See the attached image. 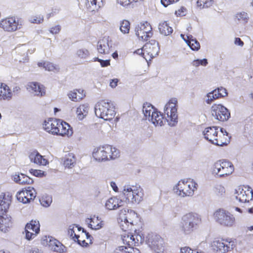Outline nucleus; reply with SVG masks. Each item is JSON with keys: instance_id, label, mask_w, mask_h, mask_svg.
<instances>
[{"instance_id": "1", "label": "nucleus", "mask_w": 253, "mask_h": 253, "mask_svg": "<svg viewBox=\"0 0 253 253\" xmlns=\"http://www.w3.org/2000/svg\"><path fill=\"white\" fill-rule=\"evenodd\" d=\"M205 138L211 143L219 146L227 145L230 142V137L227 132L223 128L210 126L204 130Z\"/></svg>"}, {"instance_id": "2", "label": "nucleus", "mask_w": 253, "mask_h": 253, "mask_svg": "<svg viewBox=\"0 0 253 253\" xmlns=\"http://www.w3.org/2000/svg\"><path fill=\"white\" fill-rule=\"evenodd\" d=\"M201 224L202 218L199 214L189 212L182 217L179 229L183 234L189 235L197 229Z\"/></svg>"}, {"instance_id": "3", "label": "nucleus", "mask_w": 253, "mask_h": 253, "mask_svg": "<svg viewBox=\"0 0 253 253\" xmlns=\"http://www.w3.org/2000/svg\"><path fill=\"white\" fill-rule=\"evenodd\" d=\"M201 224L202 218L199 214L189 212L182 217L179 229L183 234L189 235L197 229Z\"/></svg>"}, {"instance_id": "4", "label": "nucleus", "mask_w": 253, "mask_h": 253, "mask_svg": "<svg viewBox=\"0 0 253 253\" xmlns=\"http://www.w3.org/2000/svg\"><path fill=\"white\" fill-rule=\"evenodd\" d=\"M119 156V150L110 145L99 146L95 147L92 152L93 158L98 162L114 160Z\"/></svg>"}, {"instance_id": "5", "label": "nucleus", "mask_w": 253, "mask_h": 253, "mask_svg": "<svg viewBox=\"0 0 253 253\" xmlns=\"http://www.w3.org/2000/svg\"><path fill=\"white\" fill-rule=\"evenodd\" d=\"M198 186L197 183L193 179L180 180L173 190L176 194L182 197L192 196L197 190Z\"/></svg>"}, {"instance_id": "6", "label": "nucleus", "mask_w": 253, "mask_h": 253, "mask_svg": "<svg viewBox=\"0 0 253 253\" xmlns=\"http://www.w3.org/2000/svg\"><path fill=\"white\" fill-rule=\"evenodd\" d=\"M95 114L104 120L110 121L116 115L115 107L111 102L101 100L96 105Z\"/></svg>"}, {"instance_id": "7", "label": "nucleus", "mask_w": 253, "mask_h": 253, "mask_svg": "<svg viewBox=\"0 0 253 253\" xmlns=\"http://www.w3.org/2000/svg\"><path fill=\"white\" fill-rule=\"evenodd\" d=\"M123 194L124 199L127 202L138 204L143 199V189L140 186L136 185L125 186Z\"/></svg>"}, {"instance_id": "8", "label": "nucleus", "mask_w": 253, "mask_h": 253, "mask_svg": "<svg viewBox=\"0 0 253 253\" xmlns=\"http://www.w3.org/2000/svg\"><path fill=\"white\" fill-rule=\"evenodd\" d=\"M214 220L220 225L231 227L235 224V218L230 212L222 209H219L213 213Z\"/></svg>"}, {"instance_id": "9", "label": "nucleus", "mask_w": 253, "mask_h": 253, "mask_svg": "<svg viewBox=\"0 0 253 253\" xmlns=\"http://www.w3.org/2000/svg\"><path fill=\"white\" fill-rule=\"evenodd\" d=\"M234 171L232 163L226 160H219L216 162L212 168L213 173L220 177H224L231 174Z\"/></svg>"}, {"instance_id": "10", "label": "nucleus", "mask_w": 253, "mask_h": 253, "mask_svg": "<svg viewBox=\"0 0 253 253\" xmlns=\"http://www.w3.org/2000/svg\"><path fill=\"white\" fill-rule=\"evenodd\" d=\"M211 247L216 253H226L232 250L235 244L231 239L217 238L212 241Z\"/></svg>"}, {"instance_id": "11", "label": "nucleus", "mask_w": 253, "mask_h": 253, "mask_svg": "<svg viewBox=\"0 0 253 253\" xmlns=\"http://www.w3.org/2000/svg\"><path fill=\"white\" fill-rule=\"evenodd\" d=\"M177 100L175 98H172L166 104L164 113L167 115L169 125L173 126L177 122Z\"/></svg>"}, {"instance_id": "12", "label": "nucleus", "mask_w": 253, "mask_h": 253, "mask_svg": "<svg viewBox=\"0 0 253 253\" xmlns=\"http://www.w3.org/2000/svg\"><path fill=\"white\" fill-rule=\"evenodd\" d=\"M138 216L136 212L132 210L127 211L120 222V227L124 231H135L134 225L137 223Z\"/></svg>"}, {"instance_id": "13", "label": "nucleus", "mask_w": 253, "mask_h": 253, "mask_svg": "<svg viewBox=\"0 0 253 253\" xmlns=\"http://www.w3.org/2000/svg\"><path fill=\"white\" fill-rule=\"evenodd\" d=\"M22 26V21L14 16H10L0 21V28L7 32H13L20 29Z\"/></svg>"}, {"instance_id": "14", "label": "nucleus", "mask_w": 253, "mask_h": 253, "mask_svg": "<svg viewBox=\"0 0 253 253\" xmlns=\"http://www.w3.org/2000/svg\"><path fill=\"white\" fill-rule=\"evenodd\" d=\"M135 34L139 40L147 41L153 35L151 25L148 22L140 23L135 28Z\"/></svg>"}, {"instance_id": "15", "label": "nucleus", "mask_w": 253, "mask_h": 253, "mask_svg": "<svg viewBox=\"0 0 253 253\" xmlns=\"http://www.w3.org/2000/svg\"><path fill=\"white\" fill-rule=\"evenodd\" d=\"M131 231H124L125 233L122 235L124 244L128 248L133 246H138L143 241V239L140 235L138 234H132L130 232Z\"/></svg>"}, {"instance_id": "16", "label": "nucleus", "mask_w": 253, "mask_h": 253, "mask_svg": "<svg viewBox=\"0 0 253 253\" xmlns=\"http://www.w3.org/2000/svg\"><path fill=\"white\" fill-rule=\"evenodd\" d=\"M212 115L217 120L226 121L230 117L228 110L221 104H213L211 108Z\"/></svg>"}, {"instance_id": "17", "label": "nucleus", "mask_w": 253, "mask_h": 253, "mask_svg": "<svg viewBox=\"0 0 253 253\" xmlns=\"http://www.w3.org/2000/svg\"><path fill=\"white\" fill-rule=\"evenodd\" d=\"M36 191L33 187H28L19 191L17 193L16 197L19 201L26 204L33 201L36 197Z\"/></svg>"}, {"instance_id": "18", "label": "nucleus", "mask_w": 253, "mask_h": 253, "mask_svg": "<svg viewBox=\"0 0 253 253\" xmlns=\"http://www.w3.org/2000/svg\"><path fill=\"white\" fill-rule=\"evenodd\" d=\"M40 231V224L38 220H32L25 227L26 238L28 240L34 239Z\"/></svg>"}, {"instance_id": "19", "label": "nucleus", "mask_w": 253, "mask_h": 253, "mask_svg": "<svg viewBox=\"0 0 253 253\" xmlns=\"http://www.w3.org/2000/svg\"><path fill=\"white\" fill-rule=\"evenodd\" d=\"M236 198L240 202H249L253 199V190L247 186L239 187L236 190Z\"/></svg>"}, {"instance_id": "20", "label": "nucleus", "mask_w": 253, "mask_h": 253, "mask_svg": "<svg viewBox=\"0 0 253 253\" xmlns=\"http://www.w3.org/2000/svg\"><path fill=\"white\" fill-rule=\"evenodd\" d=\"M143 58L146 60H151V59L156 56L159 52L158 43L156 42L154 43H146L143 46Z\"/></svg>"}, {"instance_id": "21", "label": "nucleus", "mask_w": 253, "mask_h": 253, "mask_svg": "<svg viewBox=\"0 0 253 253\" xmlns=\"http://www.w3.org/2000/svg\"><path fill=\"white\" fill-rule=\"evenodd\" d=\"M59 126H57L53 135L69 137L73 134V130L71 126L66 122L61 120Z\"/></svg>"}, {"instance_id": "22", "label": "nucleus", "mask_w": 253, "mask_h": 253, "mask_svg": "<svg viewBox=\"0 0 253 253\" xmlns=\"http://www.w3.org/2000/svg\"><path fill=\"white\" fill-rule=\"evenodd\" d=\"M60 119L54 118H48L45 120L43 124V129L49 133L54 134L55 129L59 126Z\"/></svg>"}, {"instance_id": "23", "label": "nucleus", "mask_w": 253, "mask_h": 253, "mask_svg": "<svg viewBox=\"0 0 253 253\" xmlns=\"http://www.w3.org/2000/svg\"><path fill=\"white\" fill-rule=\"evenodd\" d=\"M12 195L9 192L0 195V211L3 213L7 212L11 202Z\"/></svg>"}, {"instance_id": "24", "label": "nucleus", "mask_w": 253, "mask_h": 253, "mask_svg": "<svg viewBox=\"0 0 253 253\" xmlns=\"http://www.w3.org/2000/svg\"><path fill=\"white\" fill-rule=\"evenodd\" d=\"M147 244L152 249L157 250L163 246L164 240L158 235L151 234L148 237Z\"/></svg>"}, {"instance_id": "25", "label": "nucleus", "mask_w": 253, "mask_h": 253, "mask_svg": "<svg viewBox=\"0 0 253 253\" xmlns=\"http://www.w3.org/2000/svg\"><path fill=\"white\" fill-rule=\"evenodd\" d=\"M12 98L10 87L5 83L0 82V101H9Z\"/></svg>"}, {"instance_id": "26", "label": "nucleus", "mask_w": 253, "mask_h": 253, "mask_svg": "<svg viewBox=\"0 0 253 253\" xmlns=\"http://www.w3.org/2000/svg\"><path fill=\"white\" fill-rule=\"evenodd\" d=\"M13 226V222L11 216L7 215H0V230L3 232L9 231Z\"/></svg>"}, {"instance_id": "27", "label": "nucleus", "mask_w": 253, "mask_h": 253, "mask_svg": "<svg viewBox=\"0 0 253 253\" xmlns=\"http://www.w3.org/2000/svg\"><path fill=\"white\" fill-rule=\"evenodd\" d=\"M110 48V46L108 38L104 37L98 41L97 49L99 53L107 54L109 53Z\"/></svg>"}, {"instance_id": "28", "label": "nucleus", "mask_w": 253, "mask_h": 253, "mask_svg": "<svg viewBox=\"0 0 253 253\" xmlns=\"http://www.w3.org/2000/svg\"><path fill=\"white\" fill-rule=\"evenodd\" d=\"M123 201L117 197L110 198L105 203V207L109 210H115L122 206Z\"/></svg>"}, {"instance_id": "29", "label": "nucleus", "mask_w": 253, "mask_h": 253, "mask_svg": "<svg viewBox=\"0 0 253 253\" xmlns=\"http://www.w3.org/2000/svg\"><path fill=\"white\" fill-rule=\"evenodd\" d=\"M28 89L31 90L38 96H42L45 95L44 87L37 82H31L28 84Z\"/></svg>"}, {"instance_id": "30", "label": "nucleus", "mask_w": 253, "mask_h": 253, "mask_svg": "<svg viewBox=\"0 0 253 253\" xmlns=\"http://www.w3.org/2000/svg\"><path fill=\"white\" fill-rule=\"evenodd\" d=\"M181 36L192 50L197 51L200 49V44L199 42L192 35L181 34Z\"/></svg>"}, {"instance_id": "31", "label": "nucleus", "mask_w": 253, "mask_h": 253, "mask_svg": "<svg viewBox=\"0 0 253 253\" xmlns=\"http://www.w3.org/2000/svg\"><path fill=\"white\" fill-rule=\"evenodd\" d=\"M29 157L32 162L39 165L45 166L48 164V161L44 159L37 151L31 152Z\"/></svg>"}, {"instance_id": "32", "label": "nucleus", "mask_w": 253, "mask_h": 253, "mask_svg": "<svg viewBox=\"0 0 253 253\" xmlns=\"http://www.w3.org/2000/svg\"><path fill=\"white\" fill-rule=\"evenodd\" d=\"M69 98L73 101L79 102L85 96L84 90L80 89H76L71 91L68 94Z\"/></svg>"}, {"instance_id": "33", "label": "nucleus", "mask_w": 253, "mask_h": 253, "mask_svg": "<svg viewBox=\"0 0 253 253\" xmlns=\"http://www.w3.org/2000/svg\"><path fill=\"white\" fill-rule=\"evenodd\" d=\"M86 221L88 224V227L94 230L99 229L103 225V221L100 218H99L98 217L94 215L88 218Z\"/></svg>"}, {"instance_id": "34", "label": "nucleus", "mask_w": 253, "mask_h": 253, "mask_svg": "<svg viewBox=\"0 0 253 253\" xmlns=\"http://www.w3.org/2000/svg\"><path fill=\"white\" fill-rule=\"evenodd\" d=\"M154 125L162 126L165 122V119L163 115L157 110L155 112H153L151 117L149 119Z\"/></svg>"}, {"instance_id": "35", "label": "nucleus", "mask_w": 253, "mask_h": 253, "mask_svg": "<svg viewBox=\"0 0 253 253\" xmlns=\"http://www.w3.org/2000/svg\"><path fill=\"white\" fill-rule=\"evenodd\" d=\"M13 179L15 182L22 185H30L34 182L32 178L22 173L15 174L13 176Z\"/></svg>"}, {"instance_id": "36", "label": "nucleus", "mask_w": 253, "mask_h": 253, "mask_svg": "<svg viewBox=\"0 0 253 253\" xmlns=\"http://www.w3.org/2000/svg\"><path fill=\"white\" fill-rule=\"evenodd\" d=\"M48 245L54 252L61 253L64 252L65 246L59 241L50 237L48 241Z\"/></svg>"}, {"instance_id": "37", "label": "nucleus", "mask_w": 253, "mask_h": 253, "mask_svg": "<svg viewBox=\"0 0 253 253\" xmlns=\"http://www.w3.org/2000/svg\"><path fill=\"white\" fill-rule=\"evenodd\" d=\"M249 19V15L244 11L237 12L234 17V20L236 23L243 25L247 24Z\"/></svg>"}, {"instance_id": "38", "label": "nucleus", "mask_w": 253, "mask_h": 253, "mask_svg": "<svg viewBox=\"0 0 253 253\" xmlns=\"http://www.w3.org/2000/svg\"><path fill=\"white\" fill-rule=\"evenodd\" d=\"M89 107L85 104H80L77 108V117L80 120H83L88 114Z\"/></svg>"}, {"instance_id": "39", "label": "nucleus", "mask_w": 253, "mask_h": 253, "mask_svg": "<svg viewBox=\"0 0 253 253\" xmlns=\"http://www.w3.org/2000/svg\"><path fill=\"white\" fill-rule=\"evenodd\" d=\"M159 30L165 36L169 35L173 32V29L167 21H164L159 24Z\"/></svg>"}, {"instance_id": "40", "label": "nucleus", "mask_w": 253, "mask_h": 253, "mask_svg": "<svg viewBox=\"0 0 253 253\" xmlns=\"http://www.w3.org/2000/svg\"><path fill=\"white\" fill-rule=\"evenodd\" d=\"M68 234L72 239L82 247H86L88 245V243L86 242L85 240H80V235H77L75 233V231L73 228H70L68 230Z\"/></svg>"}, {"instance_id": "41", "label": "nucleus", "mask_w": 253, "mask_h": 253, "mask_svg": "<svg viewBox=\"0 0 253 253\" xmlns=\"http://www.w3.org/2000/svg\"><path fill=\"white\" fill-rule=\"evenodd\" d=\"M38 65L39 67L44 68L46 70L49 71H58L59 68L54 65L53 63L49 62H39Z\"/></svg>"}, {"instance_id": "42", "label": "nucleus", "mask_w": 253, "mask_h": 253, "mask_svg": "<svg viewBox=\"0 0 253 253\" xmlns=\"http://www.w3.org/2000/svg\"><path fill=\"white\" fill-rule=\"evenodd\" d=\"M207 96V99L206 102L208 104H211L214 100L222 97L221 95H220V93L217 92L216 89L208 93Z\"/></svg>"}, {"instance_id": "43", "label": "nucleus", "mask_w": 253, "mask_h": 253, "mask_svg": "<svg viewBox=\"0 0 253 253\" xmlns=\"http://www.w3.org/2000/svg\"><path fill=\"white\" fill-rule=\"evenodd\" d=\"M214 3V0H198L197 5L200 9L208 8L212 6Z\"/></svg>"}, {"instance_id": "44", "label": "nucleus", "mask_w": 253, "mask_h": 253, "mask_svg": "<svg viewBox=\"0 0 253 253\" xmlns=\"http://www.w3.org/2000/svg\"><path fill=\"white\" fill-rule=\"evenodd\" d=\"M156 109L153 106L149 104L146 103L143 106V111L146 118H148V120L151 117L153 112H155Z\"/></svg>"}, {"instance_id": "45", "label": "nucleus", "mask_w": 253, "mask_h": 253, "mask_svg": "<svg viewBox=\"0 0 253 253\" xmlns=\"http://www.w3.org/2000/svg\"><path fill=\"white\" fill-rule=\"evenodd\" d=\"M75 163V156L72 154H69L65 158L64 165L65 167L71 168Z\"/></svg>"}, {"instance_id": "46", "label": "nucleus", "mask_w": 253, "mask_h": 253, "mask_svg": "<svg viewBox=\"0 0 253 253\" xmlns=\"http://www.w3.org/2000/svg\"><path fill=\"white\" fill-rule=\"evenodd\" d=\"M120 29L124 34H128L130 30V23L128 21L124 20L121 22Z\"/></svg>"}, {"instance_id": "47", "label": "nucleus", "mask_w": 253, "mask_h": 253, "mask_svg": "<svg viewBox=\"0 0 253 253\" xmlns=\"http://www.w3.org/2000/svg\"><path fill=\"white\" fill-rule=\"evenodd\" d=\"M30 21L32 23L40 24L43 21V17L41 15H35L31 16Z\"/></svg>"}, {"instance_id": "48", "label": "nucleus", "mask_w": 253, "mask_h": 253, "mask_svg": "<svg viewBox=\"0 0 253 253\" xmlns=\"http://www.w3.org/2000/svg\"><path fill=\"white\" fill-rule=\"evenodd\" d=\"M207 64L208 61L206 59L194 60L192 63L194 67H198L200 65L206 66Z\"/></svg>"}, {"instance_id": "49", "label": "nucleus", "mask_w": 253, "mask_h": 253, "mask_svg": "<svg viewBox=\"0 0 253 253\" xmlns=\"http://www.w3.org/2000/svg\"><path fill=\"white\" fill-rule=\"evenodd\" d=\"M29 171L31 174L36 176L42 177L44 176V172L39 169H31L29 170Z\"/></svg>"}, {"instance_id": "50", "label": "nucleus", "mask_w": 253, "mask_h": 253, "mask_svg": "<svg viewBox=\"0 0 253 253\" xmlns=\"http://www.w3.org/2000/svg\"><path fill=\"white\" fill-rule=\"evenodd\" d=\"M129 248L127 246H120L117 248L115 251V253H132L131 251H129Z\"/></svg>"}, {"instance_id": "51", "label": "nucleus", "mask_w": 253, "mask_h": 253, "mask_svg": "<svg viewBox=\"0 0 253 253\" xmlns=\"http://www.w3.org/2000/svg\"><path fill=\"white\" fill-rule=\"evenodd\" d=\"M87 2L89 4H90L92 6H95V7L97 5L100 7L103 4L102 0H87Z\"/></svg>"}, {"instance_id": "52", "label": "nucleus", "mask_w": 253, "mask_h": 253, "mask_svg": "<svg viewBox=\"0 0 253 253\" xmlns=\"http://www.w3.org/2000/svg\"><path fill=\"white\" fill-rule=\"evenodd\" d=\"M76 228H77L78 230L80 231L81 230V229H82V236H85L86 238L87 239H88L89 241V243H91V238H92L91 236L89 235V234L86 231H85L84 230V229H82L81 227H78V226H76Z\"/></svg>"}, {"instance_id": "53", "label": "nucleus", "mask_w": 253, "mask_h": 253, "mask_svg": "<svg viewBox=\"0 0 253 253\" xmlns=\"http://www.w3.org/2000/svg\"><path fill=\"white\" fill-rule=\"evenodd\" d=\"M95 61H97L100 63L101 66L102 67H105L109 66L110 65V60H103L102 59H100L98 58H96Z\"/></svg>"}, {"instance_id": "54", "label": "nucleus", "mask_w": 253, "mask_h": 253, "mask_svg": "<svg viewBox=\"0 0 253 253\" xmlns=\"http://www.w3.org/2000/svg\"><path fill=\"white\" fill-rule=\"evenodd\" d=\"M179 0H161L162 4L165 6L167 7L168 5L175 3Z\"/></svg>"}, {"instance_id": "55", "label": "nucleus", "mask_w": 253, "mask_h": 253, "mask_svg": "<svg viewBox=\"0 0 253 253\" xmlns=\"http://www.w3.org/2000/svg\"><path fill=\"white\" fill-rule=\"evenodd\" d=\"M61 26L59 25L54 26L50 28V32L53 34H57L60 32Z\"/></svg>"}, {"instance_id": "56", "label": "nucleus", "mask_w": 253, "mask_h": 253, "mask_svg": "<svg viewBox=\"0 0 253 253\" xmlns=\"http://www.w3.org/2000/svg\"><path fill=\"white\" fill-rule=\"evenodd\" d=\"M216 89L217 90V92H219V93H220V95H221L222 97H224L227 96L228 93L227 90L225 88L223 87H218Z\"/></svg>"}, {"instance_id": "57", "label": "nucleus", "mask_w": 253, "mask_h": 253, "mask_svg": "<svg viewBox=\"0 0 253 253\" xmlns=\"http://www.w3.org/2000/svg\"><path fill=\"white\" fill-rule=\"evenodd\" d=\"M41 204L44 207H48L51 203V198H49L47 200H45L43 197H42L40 200Z\"/></svg>"}, {"instance_id": "58", "label": "nucleus", "mask_w": 253, "mask_h": 253, "mask_svg": "<svg viewBox=\"0 0 253 253\" xmlns=\"http://www.w3.org/2000/svg\"><path fill=\"white\" fill-rule=\"evenodd\" d=\"M186 11V9L184 7H181L177 10H176L175 14L177 16H183L185 15V13Z\"/></svg>"}, {"instance_id": "59", "label": "nucleus", "mask_w": 253, "mask_h": 253, "mask_svg": "<svg viewBox=\"0 0 253 253\" xmlns=\"http://www.w3.org/2000/svg\"><path fill=\"white\" fill-rule=\"evenodd\" d=\"M118 82L119 80L117 79H114L111 80L110 82V86L112 88L115 87L117 85Z\"/></svg>"}, {"instance_id": "60", "label": "nucleus", "mask_w": 253, "mask_h": 253, "mask_svg": "<svg viewBox=\"0 0 253 253\" xmlns=\"http://www.w3.org/2000/svg\"><path fill=\"white\" fill-rule=\"evenodd\" d=\"M235 44L242 46L244 45V42L239 38L235 39Z\"/></svg>"}, {"instance_id": "61", "label": "nucleus", "mask_w": 253, "mask_h": 253, "mask_svg": "<svg viewBox=\"0 0 253 253\" xmlns=\"http://www.w3.org/2000/svg\"><path fill=\"white\" fill-rule=\"evenodd\" d=\"M192 249L189 247H185L181 249L182 253H191Z\"/></svg>"}, {"instance_id": "62", "label": "nucleus", "mask_w": 253, "mask_h": 253, "mask_svg": "<svg viewBox=\"0 0 253 253\" xmlns=\"http://www.w3.org/2000/svg\"><path fill=\"white\" fill-rule=\"evenodd\" d=\"M111 186L115 192H118L119 189L115 182H111L110 183Z\"/></svg>"}, {"instance_id": "63", "label": "nucleus", "mask_w": 253, "mask_h": 253, "mask_svg": "<svg viewBox=\"0 0 253 253\" xmlns=\"http://www.w3.org/2000/svg\"><path fill=\"white\" fill-rule=\"evenodd\" d=\"M20 90H21V88L19 87V86L16 85L13 88L12 92V93L13 92V93H15L17 94L20 92Z\"/></svg>"}, {"instance_id": "64", "label": "nucleus", "mask_w": 253, "mask_h": 253, "mask_svg": "<svg viewBox=\"0 0 253 253\" xmlns=\"http://www.w3.org/2000/svg\"><path fill=\"white\" fill-rule=\"evenodd\" d=\"M129 248V251H131L132 253L129 252V253H140L139 250H138L137 248H133V247H131Z\"/></svg>"}]
</instances>
